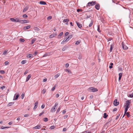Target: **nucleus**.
<instances>
[{"label": "nucleus", "mask_w": 133, "mask_h": 133, "mask_svg": "<svg viewBox=\"0 0 133 133\" xmlns=\"http://www.w3.org/2000/svg\"><path fill=\"white\" fill-rule=\"evenodd\" d=\"M58 104V103H55L54 106L53 107L51 110V111L52 112H53L55 111L56 109L55 108V107L57 106Z\"/></svg>", "instance_id": "obj_1"}, {"label": "nucleus", "mask_w": 133, "mask_h": 133, "mask_svg": "<svg viewBox=\"0 0 133 133\" xmlns=\"http://www.w3.org/2000/svg\"><path fill=\"white\" fill-rule=\"evenodd\" d=\"M130 102L129 100H128L126 101L125 105H124L125 107L129 108L130 107Z\"/></svg>", "instance_id": "obj_2"}, {"label": "nucleus", "mask_w": 133, "mask_h": 133, "mask_svg": "<svg viewBox=\"0 0 133 133\" xmlns=\"http://www.w3.org/2000/svg\"><path fill=\"white\" fill-rule=\"evenodd\" d=\"M96 4V2L95 1L89 2L88 3V6H93Z\"/></svg>", "instance_id": "obj_3"}, {"label": "nucleus", "mask_w": 133, "mask_h": 133, "mask_svg": "<svg viewBox=\"0 0 133 133\" xmlns=\"http://www.w3.org/2000/svg\"><path fill=\"white\" fill-rule=\"evenodd\" d=\"M89 89L90 91L92 92H96L98 91L97 88L94 87H91L89 88Z\"/></svg>", "instance_id": "obj_4"}, {"label": "nucleus", "mask_w": 133, "mask_h": 133, "mask_svg": "<svg viewBox=\"0 0 133 133\" xmlns=\"http://www.w3.org/2000/svg\"><path fill=\"white\" fill-rule=\"evenodd\" d=\"M122 47L124 50H126L128 49V47L123 42H122Z\"/></svg>", "instance_id": "obj_5"}, {"label": "nucleus", "mask_w": 133, "mask_h": 133, "mask_svg": "<svg viewBox=\"0 0 133 133\" xmlns=\"http://www.w3.org/2000/svg\"><path fill=\"white\" fill-rule=\"evenodd\" d=\"M119 104V102L117 101V99H116L114 100L113 102V104L115 106H116L118 105Z\"/></svg>", "instance_id": "obj_6"}, {"label": "nucleus", "mask_w": 133, "mask_h": 133, "mask_svg": "<svg viewBox=\"0 0 133 133\" xmlns=\"http://www.w3.org/2000/svg\"><path fill=\"white\" fill-rule=\"evenodd\" d=\"M29 22V21L26 20H21L20 23H27Z\"/></svg>", "instance_id": "obj_7"}, {"label": "nucleus", "mask_w": 133, "mask_h": 133, "mask_svg": "<svg viewBox=\"0 0 133 133\" xmlns=\"http://www.w3.org/2000/svg\"><path fill=\"white\" fill-rule=\"evenodd\" d=\"M72 37V35H69L68 36V37L64 38V39H65V40H66V42H67V41H68L69 40V38H71Z\"/></svg>", "instance_id": "obj_8"}, {"label": "nucleus", "mask_w": 133, "mask_h": 133, "mask_svg": "<svg viewBox=\"0 0 133 133\" xmlns=\"http://www.w3.org/2000/svg\"><path fill=\"white\" fill-rule=\"evenodd\" d=\"M41 127V125H38L34 127L33 128L34 129H40Z\"/></svg>", "instance_id": "obj_9"}, {"label": "nucleus", "mask_w": 133, "mask_h": 133, "mask_svg": "<svg viewBox=\"0 0 133 133\" xmlns=\"http://www.w3.org/2000/svg\"><path fill=\"white\" fill-rule=\"evenodd\" d=\"M76 23L79 28H80L82 27V25L79 23L77 21H76Z\"/></svg>", "instance_id": "obj_10"}, {"label": "nucleus", "mask_w": 133, "mask_h": 133, "mask_svg": "<svg viewBox=\"0 0 133 133\" xmlns=\"http://www.w3.org/2000/svg\"><path fill=\"white\" fill-rule=\"evenodd\" d=\"M56 34H55L54 33L53 34H52L51 35H50L49 36V37L50 38H52L54 37L55 36H56Z\"/></svg>", "instance_id": "obj_11"}, {"label": "nucleus", "mask_w": 133, "mask_h": 133, "mask_svg": "<svg viewBox=\"0 0 133 133\" xmlns=\"http://www.w3.org/2000/svg\"><path fill=\"white\" fill-rule=\"evenodd\" d=\"M77 12H78L79 11H81L82 13H83L84 12H85L87 11H84L82 9H77Z\"/></svg>", "instance_id": "obj_12"}, {"label": "nucleus", "mask_w": 133, "mask_h": 133, "mask_svg": "<svg viewBox=\"0 0 133 133\" xmlns=\"http://www.w3.org/2000/svg\"><path fill=\"white\" fill-rule=\"evenodd\" d=\"M69 19H64L63 21V23L66 22V23L65 24H66L67 25L68 24V22L69 21Z\"/></svg>", "instance_id": "obj_13"}, {"label": "nucleus", "mask_w": 133, "mask_h": 133, "mask_svg": "<svg viewBox=\"0 0 133 133\" xmlns=\"http://www.w3.org/2000/svg\"><path fill=\"white\" fill-rule=\"evenodd\" d=\"M30 27L31 26L30 25H28L26 26H25L24 28L23 29L24 30H27L28 29H29L30 28Z\"/></svg>", "instance_id": "obj_14"}, {"label": "nucleus", "mask_w": 133, "mask_h": 133, "mask_svg": "<svg viewBox=\"0 0 133 133\" xmlns=\"http://www.w3.org/2000/svg\"><path fill=\"white\" fill-rule=\"evenodd\" d=\"M112 118H110L108 120V122L106 123V124L109 125L110 124V122L112 121Z\"/></svg>", "instance_id": "obj_15"}, {"label": "nucleus", "mask_w": 133, "mask_h": 133, "mask_svg": "<svg viewBox=\"0 0 133 133\" xmlns=\"http://www.w3.org/2000/svg\"><path fill=\"white\" fill-rule=\"evenodd\" d=\"M31 75H29L26 78V82L28 81L29 80V79L31 78Z\"/></svg>", "instance_id": "obj_16"}, {"label": "nucleus", "mask_w": 133, "mask_h": 133, "mask_svg": "<svg viewBox=\"0 0 133 133\" xmlns=\"http://www.w3.org/2000/svg\"><path fill=\"white\" fill-rule=\"evenodd\" d=\"M122 75V74L121 73H120L119 74V77L118 78V80L119 81L121 79Z\"/></svg>", "instance_id": "obj_17"}, {"label": "nucleus", "mask_w": 133, "mask_h": 133, "mask_svg": "<svg viewBox=\"0 0 133 133\" xmlns=\"http://www.w3.org/2000/svg\"><path fill=\"white\" fill-rule=\"evenodd\" d=\"M39 3L41 4L42 5H45L46 4V3L43 1H41L39 2Z\"/></svg>", "instance_id": "obj_18"}, {"label": "nucleus", "mask_w": 133, "mask_h": 133, "mask_svg": "<svg viewBox=\"0 0 133 133\" xmlns=\"http://www.w3.org/2000/svg\"><path fill=\"white\" fill-rule=\"evenodd\" d=\"M108 116V115L107 114V113H104V115L103 116V118H106Z\"/></svg>", "instance_id": "obj_19"}, {"label": "nucleus", "mask_w": 133, "mask_h": 133, "mask_svg": "<svg viewBox=\"0 0 133 133\" xmlns=\"http://www.w3.org/2000/svg\"><path fill=\"white\" fill-rule=\"evenodd\" d=\"M36 38H34V39H32L31 40V44H33L34 43V42L36 41Z\"/></svg>", "instance_id": "obj_20"}, {"label": "nucleus", "mask_w": 133, "mask_h": 133, "mask_svg": "<svg viewBox=\"0 0 133 133\" xmlns=\"http://www.w3.org/2000/svg\"><path fill=\"white\" fill-rule=\"evenodd\" d=\"M15 22H20L21 20L18 18H17L15 19Z\"/></svg>", "instance_id": "obj_21"}, {"label": "nucleus", "mask_w": 133, "mask_h": 133, "mask_svg": "<svg viewBox=\"0 0 133 133\" xmlns=\"http://www.w3.org/2000/svg\"><path fill=\"white\" fill-rule=\"evenodd\" d=\"M129 108L125 107V112H124V115L123 116V117H124V115L125 114V113H126V112H127V111H128V109Z\"/></svg>", "instance_id": "obj_22"}, {"label": "nucleus", "mask_w": 133, "mask_h": 133, "mask_svg": "<svg viewBox=\"0 0 133 133\" xmlns=\"http://www.w3.org/2000/svg\"><path fill=\"white\" fill-rule=\"evenodd\" d=\"M100 8V5L99 4H96L95 6V8Z\"/></svg>", "instance_id": "obj_23"}, {"label": "nucleus", "mask_w": 133, "mask_h": 133, "mask_svg": "<svg viewBox=\"0 0 133 133\" xmlns=\"http://www.w3.org/2000/svg\"><path fill=\"white\" fill-rule=\"evenodd\" d=\"M14 102H11L9 103L8 105V106H11L12 105L14 104Z\"/></svg>", "instance_id": "obj_24"}, {"label": "nucleus", "mask_w": 133, "mask_h": 133, "mask_svg": "<svg viewBox=\"0 0 133 133\" xmlns=\"http://www.w3.org/2000/svg\"><path fill=\"white\" fill-rule=\"evenodd\" d=\"M60 75V74H59V73L57 74L56 75H55L54 76V77H55V78L56 79Z\"/></svg>", "instance_id": "obj_25"}, {"label": "nucleus", "mask_w": 133, "mask_h": 133, "mask_svg": "<svg viewBox=\"0 0 133 133\" xmlns=\"http://www.w3.org/2000/svg\"><path fill=\"white\" fill-rule=\"evenodd\" d=\"M113 44H111L110 45V52H111L112 51V50L113 49Z\"/></svg>", "instance_id": "obj_26"}, {"label": "nucleus", "mask_w": 133, "mask_h": 133, "mask_svg": "<svg viewBox=\"0 0 133 133\" xmlns=\"http://www.w3.org/2000/svg\"><path fill=\"white\" fill-rule=\"evenodd\" d=\"M19 95H16V96L15 98H14L13 100H16L19 97Z\"/></svg>", "instance_id": "obj_27"}, {"label": "nucleus", "mask_w": 133, "mask_h": 133, "mask_svg": "<svg viewBox=\"0 0 133 133\" xmlns=\"http://www.w3.org/2000/svg\"><path fill=\"white\" fill-rule=\"evenodd\" d=\"M26 62V60H23L22 61L21 63L22 64H24Z\"/></svg>", "instance_id": "obj_28"}, {"label": "nucleus", "mask_w": 133, "mask_h": 133, "mask_svg": "<svg viewBox=\"0 0 133 133\" xmlns=\"http://www.w3.org/2000/svg\"><path fill=\"white\" fill-rule=\"evenodd\" d=\"M10 127H3V126H2V127H1V129H6V128H9Z\"/></svg>", "instance_id": "obj_29"}, {"label": "nucleus", "mask_w": 133, "mask_h": 133, "mask_svg": "<svg viewBox=\"0 0 133 133\" xmlns=\"http://www.w3.org/2000/svg\"><path fill=\"white\" fill-rule=\"evenodd\" d=\"M27 57L28 58H32L33 57L32 55L31 54H29L27 56Z\"/></svg>", "instance_id": "obj_30"}, {"label": "nucleus", "mask_w": 133, "mask_h": 133, "mask_svg": "<svg viewBox=\"0 0 133 133\" xmlns=\"http://www.w3.org/2000/svg\"><path fill=\"white\" fill-rule=\"evenodd\" d=\"M34 29L35 30H37V31H39V28H38V27H34Z\"/></svg>", "instance_id": "obj_31"}, {"label": "nucleus", "mask_w": 133, "mask_h": 133, "mask_svg": "<svg viewBox=\"0 0 133 133\" xmlns=\"http://www.w3.org/2000/svg\"><path fill=\"white\" fill-rule=\"evenodd\" d=\"M125 114L127 115V116L128 117H129L130 116V115L129 114V112H127L125 113Z\"/></svg>", "instance_id": "obj_32"}, {"label": "nucleus", "mask_w": 133, "mask_h": 133, "mask_svg": "<svg viewBox=\"0 0 133 133\" xmlns=\"http://www.w3.org/2000/svg\"><path fill=\"white\" fill-rule=\"evenodd\" d=\"M67 48V47L66 46H65L64 47L62 48V50L63 51H65L66 50Z\"/></svg>", "instance_id": "obj_33"}, {"label": "nucleus", "mask_w": 133, "mask_h": 133, "mask_svg": "<svg viewBox=\"0 0 133 133\" xmlns=\"http://www.w3.org/2000/svg\"><path fill=\"white\" fill-rule=\"evenodd\" d=\"M48 118L46 117H45L44 118V121L45 122H47L48 121Z\"/></svg>", "instance_id": "obj_34"}, {"label": "nucleus", "mask_w": 133, "mask_h": 133, "mask_svg": "<svg viewBox=\"0 0 133 133\" xmlns=\"http://www.w3.org/2000/svg\"><path fill=\"white\" fill-rule=\"evenodd\" d=\"M80 43V42L79 41H77L75 43L76 45H78Z\"/></svg>", "instance_id": "obj_35"}, {"label": "nucleus", "mask_w": 133, "mask_h": 133, "mask_svg": "<svg viewBox=\"0 0 133 133\" xmlns=\"http://www.w3.org/2000/svg\"><path fill=\"white\" fill-rule=\"evenodd\" d=\"M19 41L21 42H24L25 40H24V39H23V38H20L19 39Z\"/></svg>", "instance_id": "obj_36"}, {"label": "nucleus", "mask_w": 133, "mask_h": 133, "mask_svg": "<svg viewBox=\"0 0 133 133\" xmlns=\"http://www.w3.org/2000/svg\"><path fill=\"white\" fill-rule=\"evenodd\" d=\"M128 97L131 98H132L133 97V93L129 95Z\"/></svg>", "instance_id": "obj_37"}, {"label": "nucleus", "mask_w": 133, "mask_h": 133, "mask_svg": "<svg viewBox=\"0 0 133 133\" xmlns=\"http://www.w3.org/2000/svg\"><path fill=\"white\" fill-rule=\"evenodd\" d=\"M46 91V90L45 89H43L42 91V92L43 94H44L45 92Z\"/></svg>", "instance_id": "obj_38"}, {"label": "nucleus", "mask_w": 133, "mask_h": 133, "mask_svg": "<svg viewBox=\"0 0 133 133\" xmlns=\"http://www.w3.org/2000/svg\"><path fill=\"white\" fill-rule=\"evenodd\" d=\"M55 128V126L54 125H52L51 126L50 128V129H54Z\"/></svg>", "instance_id": "obj_39"}, {"label": "nucleus", "mask_w": 133, "mask_h": 133, "mask_svg": "<svg viewBox=\"0 0 133 133\" xmlns=\"http://www.w3.org/2000/svg\"><path fill=\"white\" fill-rule=\"evenodd\" d=\"M10 19L11 21L13 22H15V19L13 18H10Z\"/></svg>", "instance_id": "obj_40"}, {"label": "nucleus", "mask_w": 133, "mask_h": 133, "mask_svg": "<svg viewBox=\"0 0 133 133\" xmlns=\"http://www.w3.org/2000/svg\"><path fill=\"white\" fill-rule=\"evenodd\" d=\"M7 51H7L6 50H5L4 51V52H3V54L4 55H5V54H6L7 53Z\"/></svg>", "instance_id": "obj_41"}, {"label": "nucleus", "mask_w": 133, "mask_h": 133, "mask_svg": "<svg viewBox=\"0 0 133 133\" xmlns=\"http://www.w3.org/2000/svg\"><path fill=\"white\" fill-rule=\"evenodd\" d=\"M93 24V21H91V23L89 25V26L91 27L92 25Z\"/></svg>", "instance_id": "obj_42"}, {"label": "nucleus", "mask_w": 133, "mask_h": 133, "mask_svg": "<svg viewBox=\"0 0 133 133\" xmlns=\"http://www.w3.org/2000/svg\"><path fill=\"white\" fill-rule=\"evenodd\" d=\"M52 17L51 16H49L47 18V19L48 20H50L51 19Z\"/></svg>", "instance_id": "obj_43"}, {"label": "nucleus", "mask_w": 133, "mask_h": 133, "mask_svg": "<svg viewBox=\"0 0 133 133\" xmlns=\"http://www.w3.org/2000/svg\"><path fill=\"white\" fill-rule=\"evenodd\" d=\"M97 30L98 32H101V31L100 30V28H99V25H98V28Z\"/></svg>", "instance_id": "obj_44"}, {"label": "nucleus", "mask_w": 133, "mask_h": 133, "mask_svg": "<svg viewBox=\"0 0 133 133\" xmlns=\"http://www.w3.org/2000/svg\"><path fill=\"white\" fill-rule=\"evenodd\" d=\"M5 86H3L0 87V88L2 90H3L4 88H5Z\"/></svg>", "instance_id": "obj_45"}, {"label": "nucleus", "mask_w": 133, "mask_h": 133, "mask_svg": "<svg viewBox=\"0 0 133 133\" xmlns=\"http://www.w3.org/2000/svg\"><path fill=\"white\" fill-rule=\"evenodd\" d=\"M90 132L89 131H86L84 132H83L82 133H90Z\"/></svg>", "instance_id": "obj_46"}, {"label": "nucleus", "mask_w": 133, "mask_h": 133, "mask_svg": "<svg viewBox=\"0 0 133 133\" xmlns=\"http://www.w3.org/2000/svg\"><path fill=\"white\" fill-rule=\"evenodd\" d=\"M23 17L24 18H27L28 17V16L26 14H24L23 15Z\"/></svg>", "instance_id": "obj_47"}, {"label": "nucleus", "mask_w": 133, "mask_h": 133, "mask_svg": "<svg viewBox=\"0 0 133 133\" xmlns=\"http://www.w3.org/2000/svg\"><path fill=\"white\" fill-rule=\"evenodd\" d=\"M0 73L2 74H4L5 73V71L3 70H1L0 71Z\"/></svg>", "instance_id": "obj_48"}, {"label": "nucleus", "mask_w": 133, "mask_h": 133, "mask_svg": "<svg viewBox=\"0 0 133 133\" xmlns=\"http://www.w3.org/2000/svg\"><path fill=\"white\" fill-rule=\"evenodd\" d=\"M24 94H22L21 96V98L22 99H23L24 98Z\"/></svg>", "instance_id": "obj_49"}, {"label": "nucleus", "mask_w": 133, "mask_h": 133, "mask_svg": "<svg viewBox=\"0 0 133 133\" xmlns=\"http://www.w3.org/2000/svg\"><path fill=\"white\" fill-rule=\"evenodd\" d=\"M66 42V40H65V39H64L61 42V44H63L64 43V42Z\"/></svg>", "instance_id": "obj_50"}, {"label": "nucleus", "mask_w": 133, "mask_h": 133, "mask_svg": "<svg viewBox=\"0 0 133 133\" xmlns=\"http://www.w3.org/2000/svg\"><path fill=\"white\" fill-rule=\"evenodd\" d=\"M117 110V108H115L113 109V110H112V111L113 112H114V111H116Z\"/></svg>", "instance_id": "obj_51"}, {"label": "nucleus", "mask_w": 133, "mask_h": 133, "mask_svg": "<svg viewBox=\"0 0 133 133\" xmlns=\"http://www.w3.org/2000/svg\"><path fill=\"white\" fill-rule=\"evenodd\" d=\"M60 108H61L60 106H59V108L57 110V112H56L57 113L58 112H59V111L60 110Z\"/></svg>", "instance_id": "obj_52"}, {"label": "nucleus", "mask_w": 133, "mask_h": 133, "mask_svg": "<svg viewBox=\"0 0 133 133\" xmlns=\"http://www.w3.org/2000/svg\"><path fill=\"white\" fill-rule=\"evenodd\" d=\"M9 62L8 61H6L5 62V65H7L8 64H9Z\"/></svg>", "instance_id": "obj_53"}, {"label": "nucleus", "mask_w": 133, "mask_h": 133, "mask_svg": "<svg viewBox=\"0 0 133 133\" xmlns=\"http://www.w3.org/2000/svg\"><path fill=\"white\" fill-rule=\"evenodd\" d=\"M67 130V129L66 128H64L63 129V132H65Z\"/></svg>", "instance_id": "obj_54"}, {"label": "nucleus", "mask_w": 133, "mask_h": 133, "mask_svg": "<svg viewBox=\"0 0 133 133\" xmlns=\"http://www.w3.org/2000/svg\"><path fill=\"white\" fill-rule=\"evenodd\" d=\"M38 102L36 101L34 104L35 105L37 106V105L38 104Z\"/></svg>", "instance_id": "obj_55"}, {"label": "nucleus", "mask_w": 133, "mask_h": 133, "mask_svg": "<svg viewBox=\"0 0 133 133\" xmlns=\"http://www.w3.org/2000/svg\"><path fill=\"white\" fill-rule=\"evenodd\" d=\"M101 21L103 23H104V22H105V21L103 18L101 19Z\"/></svg>", "instance_id": "obj_56"}, {"label": "nucleus", "mask_w": 133, "mask_h": 133, "mask_svg": "<svg viewBox=\"0 0 133 133\" xmlns=\"http://www.w3.org/2000/svg\"><path fill=\"white\" fill-rule=\"evenodd\" d=\"M47 81V79L46 78H45L44 79H43V82H46Z\"/></svg>", "instance_id": "obj_57"}, {"label": "nucleus", "mask_w": 133, "mask_h": 133, "mask_svg": "<svg viewBox=\"0 0 133 133\" xmlns=\"http://www.w3.org/2000/svg\"><path fill=\"white\" fill-rule=\"evenodd\" d=\"M69 66V64L68 63H66L65 65V66L66 68H68Z\"/></svg>", "instance_id": "obj_58"}, {"label": "nucleus", "mask_w": 133, "mask_h": 133, "mask_svg": "<svg viewBox=\"0 0 133 133\" xmlns=\"http://www.w3.org/2000/svg\"><path fill=\"white\" fill-rule=\"evenodd\" d=\"M63 34V32H61L59 34L58 36H61Z\"/></svg>", "instance_id": "obj_59"}, {"label": "nucleus", "mask_w": 133, "mask_h": 133, "mask_svg": "<svg viewBox=\"0 0 133 133\" xmlns=\"http://www.w3.org/2000/svg\"><path fill=\"white\" fill-rule=\"evenodd\" d=\"M69 34V33L68 32H66L65 34V35L66 36H68Z\"/></svg>", "instance_id": "obj_60"}, {"label": "nucleus", "mask_w": 133, "mask_h": 133, "mask_svg": "<svg viewBox=\"0 0 133 133\" xmlns=\"http://www.w3.org/2000/svg\"><path fill=\"white\" fill-rule=\"evenodd\" d=\"M44 113V112H42L40 113V114L39 115V116H40L41 115L43 114Z\"/></svg>", "instance_id": "obj_61"}, {"label": "nucleus", "mask_w": 133, "mask_h": 133, "mask_svg": "<svg viewBox=\"0 0 133 133\" xmlns=\"http://www.w3.org/2000/svg\"><path fill=\"white\" fill-rule=\"evenodd\" d=\"M55 87L56 86H54L52 89H51V90L52 91H53L55 89Z\"/></svg>", "instance_id": "obj_62"}, {"label": "nucleus", "mask_w": 133, "mask_h": 133, "mask_svg": "<svg viewBox=\"0 0 133 133\" xmlns=\"http://www.w3.org/2000/svg\"><path fill=\"white\" fill-rule=\"evenodd\" d=\"M44 107H45L44 105V104H43L41 106V108L42 109H43L44 108Z\"/></svg>", "instance_id": "obj_63"}, {"label": "nucleus", "mask_w": 133, "mask_h": 133, "mask_svg": "<svg viewBox=\"0 0 133 133\" xmlns=\"http://www.w3.org/2000/svg\"><path fill=\"white\" fill-rule=\"evenodd\" d=\"M68 115H65L64 116V119H65L68 117Z\"/></svg>", "instance_id": "obj_64"}]
</instances>
